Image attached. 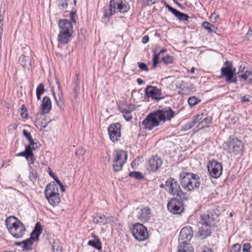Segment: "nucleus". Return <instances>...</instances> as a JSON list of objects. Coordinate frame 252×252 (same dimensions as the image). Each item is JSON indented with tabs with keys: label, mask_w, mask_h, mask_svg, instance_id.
<instances>
[{
	"label": "nucleus",
	"mask_w": 252,
	"mask_h": 252,
	"mask_svg": "<svg viewBox=\"0 0 252 252\" xmlns=\"http://www.w3.org/2000/svg\"><path fill=\"white\" fill-rule=\"evenodd\" d=\"M178 252H194L193 249L190 245H179L177 247Z\"/></svg>",
	"instance_id": "nucleus-37"
},
{
	"label": "nucleus",
	"mask_w": 252,
	"mask_h": 252,
	"mask_svg": "<svg viewBox=\"0 0 252 252\" xmlns=\"http://www.w3.org/2000/svg\"><path fill=\"white\" fill-rule=\"evenodd\" d=\"M54 179L56 181V182L58 184L59 186H61V185L62 184L61 182L59 180L57 177L54 178Z\"/></svg>",
	"instance_id": "nucleus-62"
},
{
	"label": "nucleus",
	"mask_w": 252,
	"mask_h": 252,
	"mask_svg": "<svg viewBox=\"0 0 252 252\" xmlns=\"http://www.w3.org/2000/svg\"><path fill=\"white\" fill-rule=\"evenodd\" d=\"M149 40V38L148 35H145L143 37L142 39V43L145 44L147 43Z\"/></svg>",
	"instance_id": "nucleus-58"
},
{
	"label": "nucleus",
	"mask_w": 252,
	"mask_h": 252,
	"mask_svg": "<svg viewBox=\"0 0 252 252\" xmlns=\"http://www.w3.org/2000/svg\"><path fill=\"white\" fill-rule=\"evenodd\" d=\"M35 240L30 236V237L24 241H22L23 246L22 248L24 251L25 250H30L32 249V246L33 245V241Z\"/></svg>",
	"instance_id": "nucleus-34"
},
{
	"label": "nucleus",
	"mask_w": 252,
	"mask_h": 252,
	"mask_svg": "<svg viewBox=\"0 0 252 252\" xmlns=\"http://www.w3.org/2000/svg\"><path fill=\"white\" fill-rule=\"evenodd\" d=\"M186 199H182L179 197H174L167 204L168 210L173 214H180L184 211L183 200Z\"/></svg>",
	"instance_id": "nucleus-9"
},
{
	"label": "nucleus",
	"mask_w": 252,
	"mask_h": 252,
	"mask_svg": "<svg viewBox=\"0 0 252 252\" xmlns=\"http://www.w3.org/2000/svg\"><path fill=\"white\" fill-rule=\"evenodd\" d=\"M155 114V116L157 120H160L164 122L166 120L165 117V114H164L163 110H158L156 112L153 113Z\"/></svg>",
	"instance_id": "nucleus-39"
},
{
	"label": "nucleus",
	"mask_w": 252,
	"mask_h": 252,
	"mask_svg": "<svg viewBox=\"0 0 252 252\" xmlns=\"http://www.w3.org/2000/svg\"><path fill=\"white\" fill-rule=\"evenodd\" d=\"M202 26L210 33L212 32L215 33L217 30V28L214 25L211 24L207 21L203 22Z\"/></svg>",
	"instance_id": "nucleus-35"
},
{
	"label": "nucleus",
	"mask_w": 252,
	"mask_h": 252,
	"mask_svg": "<svg viewBox=\"0 0 252 252\" xmlns=\"http://www.w3.org/2000/svg\"><path fill=\"white\" fill-rule=\"evenodd\" d=\"M203 113L196 115L191 121L189 122L184 126V130H187L195 126L196 124L199 121H200L203 118Z\"/></svg>",
	"instance_id": "nucleus-29"
},
{
	"label": "nucleus",
	"mask_w": 252,
	"mask_h": 252,
	"mask_svg": "<svg viewBox=\"0 0 252 252\" xmlns=\"http://www.w3.org/2000/svg\"><path fill=\"white\" fill-rule=\"evenodd\" d=\"M42 233V226L39 222H37L34 229L31 234V236L32 237L36 240H38L39 236Z\"/></svg>",
	"instance_id": "nucleus-31"
},
{
	"label": "nucleus",
	"mask_w": 252,
	"mask_h": 252,
	"mask_svg": "<svg viewBox=\"0 0 252 252\" xmlns=\"http://www.w3.org/2000/svg\"><path fill=\"white\" fill-rule=\"evenodd\" d=\"M40 144L38 142H36L32 146V151L33 150H37L39 148Z\"/></svg>",
	"instance_id": "nucleus-55"
},
{
	"label": "nucleus",
	"mask_w": 252,
	"mask_h": 252,
	"mask_svg": "<svg viewBox=\"0 0 252 252\" xmlns=\"http://www.w3.org/2000/svg\"><path fill=\"white\" fill-rule=\"evenodd\" d=\"M135 109V106L133 104H130L126 107H120V111L123 114V117L126 121H129L132 119L131 112Z\"/></svg>",
	"instance_id": "nucleus-22"
},
{
	"label": "nucleus",
	"mask_w": 252,
	"mask_h": 252,
	"mask_svg": "<svg viewBox=\"0 0 252 252\" xmlns=\"http://www.w3.org/2000/svg\"><path fill=\"white\" fill-rule=\"evenodd\" d=\"M251 246L249 243H245L243 245V252H250Z\"/></svg>",
	"instance_id": "nucleus-51"
},
{
	"label": "nucleus",
	"mask_w": 252,
	"mask_h": 252,
	"mask_svg": "<svg viewBox=\"0 0 252 252\" xmlns=\"http://www.w3.org/2000/svg\"><path fill=\"white\" fill-rule=\"evenodd\" d=\"M58 89H59V93L58 94V95H59L58 99L57 97V96L55 95V92H54L53 89H52V93L53 94L55 99L56 100L57 105L61 108L63 105V101L62 92H60V86L59 84H58Z\"/></svg>",
	"instance_id": "nucleus-36"
},
{
	"label": "nucleus",
	"mask_w": 252,
	"mask_h": 252,
	"mask_svg": "<svg viewBox=\"0 0 252 252\" xmlns=\"http://www.w3.org/2000/svg\"><path fill=\"white\" fill-rule=\"evenodd\" d=\"M45 91L44 86L43 84L41 83L37 86L36 89V95L38 100L41 99V95L44 93Z\"/></svg>",
	"instance_id": "nucleus-40"
},
{
	"label": "nucleus",
	"mask_w": 252,
	"mask_h": 252,
	"mask_svg": "<svg viewBox=\"0 0 252 252\" xmlns=\"http://www.w3.org/2000/svg\"><path fill=\"white\" fill-rule=\"evenodd\" d=\"M165 186L168 188L169 193L176 197L187 199L186 193L182 190L179 183L173 178H169L165 183Z\"/></svg>",
	"instance_id": "nucleus-6"
},
{
	"label": "nucleus",
	"mask_w": 252,
	"mask_h": 252,
	"mask_svg": "<svg viewBox=\"0 0 252 252\" xmlns=\"http://www.w3.org/2000/svg\"><path fill=\"white\" fill-rule=\"evenodd\" d=\"M201 100L195 96H191L188 99V103L191 107L195 106Z\"/></svg>",
	"instance_id": "nucleus-42"
},
{
	"label": "nucleus",
	"mask_w": 252,
	"mask_h": 252,
	"mask_svg": "<svg viewBox=\"0 0 252 252\" xmlns=\"http://www.w3.org/2000/svg\"><path fill=\"white\" fill-rule=\"evenodd\" d=\"M129 176L136 179H141L143 178V176L141 173L136 171H133L130 172Z\"/></svg>",
	"instance_id": "nucleus-44"
},
{
	"label": "nucleus",
	"mask_w": 252,
	"mask_h": 252,
	"mask_svg": "<svg viewBox=\"0 0 252 252\" xmlns=\"http://www.w3.org/2000/svg\"><path fill=\"white\" fill-rule=\"evenodd\" d=\"M204 117V116L203 117ZM212 121V117H206L202 118L197 123V128L198 129H201L206 127H208Z\"/></svg>",
	"instance_id": "nucleus-27"
},
{
	"label": "nucleus",
	"mask_w": 252,
	"mask_h": 252,
	"mask_svg": "<svg viewBox=\"0 0 252 252\" xmlns=\"http://www.w3.org/2000/svg\"><path fill=\"white\" fill-rule=\"evenodd\" d=\"M218 217L219 214L215 210H209L206 213L200 216V222L203 225L209 226V227L216 226Z\"/></svg>",
	"instance_id": "nucleus-8"
},
{
	"label": "nucleus",
	"mask_w": 252,
	"mask_h": 252,
	"mask_svg": "<svg viewBox=\"0 0 252 252\" xmlns=\"http://www.w3.org/2000/svg\"><path fill=\"white\" fill-rule=\"evenodd\" d=\"M131 233L135 239L139 241H143L148 238V232L146 227L139 223L133 225Z\"/></svg>",
	"instance_id": "nucleus-10"
},
{
	"label": "nucleus",
	"mask_w": 252,
	"mask_h": 252,
	"mask_svg": "<svg viewBox=\"0 0 252 252\" xmlns=\"http://www.w3.org/2000/svg\"><path fill=\"white\" fill-rule=\"evenodd\" d=\"M163 112L166 120L170 121L174 116V112L170 108L163 110Z\"/></svg>",
	"instance_id": "nucleus-43"
},
{
	"label": "nucleus",
	"mask_w": 252,
	"mask_h": 252,
	"mask_svg": "<svg viewBox=\"0 0 252 252\" xmlns=\"http://www.w3.org/2000/svg\"><path fill=\"white\" fill-rule=\"evenodd\" d=\"M23 135L28 139H30L32 137L30 132H29L27 130L24 129L23 131Z\"/></svg>",
	"instance_id": "nucleus-54"
},
{
	"label": "nucleus",
	"mask_w": 252,
	"mask_h": 252,
	"mask_svg": "<svg viewBox=\"0 0 252 252\" xmlns=\"http://www.w3.org/2000/svg\"><path fill=\"white\" fill-rule=\"evenodd\" d=\"M160 0H143V3L147 5L153 4Z\"/></svg>",
	"instance_id": "nucleus-52"
},
{
	"label": "nucleus",
	"mask_w": 252,
	"mask_h": 252,
	"mask_svg": "<svg viewBox=\"0 0 252 252\" xmlns=\"http://www.w3.org/2000/svg\"><path fill=\"white\" fill-rule=\"evenodd\" d=\"M44 193L46 198L50 205L55 206L59 204L61 199L60 195L58 188L54 183L47 185Z\"/></svg>",
	"instance_id": "nucleus-4"
},
{
	"label": "nucleus",
	"mask_w": 252,
	"mask_h": 252,
	"mask_svg": "<svg viewBox=\"0 0 252 252\" xmlns=\"http://www.w3.org/2000/svg\"><path fill=\"white\" fill-rule=\"evenodd\" d=\"M16 156L25 157L26 160L29 162V165L33 164L34 163L35 158L34 156L33 152L30 151V146H26L24 151L17 154Z\"/></svg>",
	"instance_id": "nucleus-20"
},
{
	"label": "nucleus",
	"mask_w": 252,
	"mask_h": 252,
	"mask_svg": "<svg viewBox=\"0 0 252 252\" xmlns=\"http://www.w3.org/2000/svg\"><path fill=\"white\" fill-rule=\"evenodd\" d=\"M113 158V170L116 172H119L122 170L127 159V154L123 150H117L115 151Z\"/></svg>",
	"instance_id": "nucleus-7"
},
{
	"label": "nucleus",
	"mask_w": 252,
	"mask_h": 252,
	"mask_svg": "<svg viewBox=\"0 0 252 252\" xmlns=\"http://www.w3.org/2000/svg\"><path fill=\"white\" fill-rule=\"evenodd\" d=\"M49 174L50 175V176L52 177L53 178V179H54V178H55L56 177H57L55 175V173L52 171H50L49 172Z\"/></svg>",
	"instance_id": "nucleus-63"
},
{
	"label": "nucleus",
	"mask_w": 252,
	"mask_h": 252,
	"mask_svg": "<svg viewBox=\"0 0 252 252\" xmlns=\"http://www.w3.org/2000/svg\"><path fill=\"white\" fill-rule=\"evenodd\" d=\"M59 6L60 9L63 10L67 7V3L66 0H61L59 1Z\"/></svg>",
	"instance_id": "nucleus-48"
},
{
	"label": "nucleus",
	"mask_w": 252,
	"mask_h": 252,
	"mask_svg": "<svg viewBox=\"0 0 252 252\" xmlns=\"http://www.w3.org/2000/svg\"><path fill=\"white\" fill-rule=\"evenodd\" d=\"M207 168L210 175L214 178H219L222 173L221 163L217 160L210 161L208 163Z\"/></svg>",
	"instance_id": "nucleus-13"
},
{
	"label": "nucleus",
	"mask_w": 252,
	"mask_h": 252,
	"mask_svg": "<svg viewBox=\"0 0 252 252\" xmlns=\"http://www.w3.org/2000/svg\"><path fill=\"white\" fill-rule=\"evenodd\" d=\"M116 12V11L113 8V6H110V4L109 6L104 9V17L109 18Z\"/></svg>",
	"instance_id": "nucleus-41"
},
{
	"label": "nucleus",
	"mask_w": 252,
	"mask_h": 252,
	"mask_svg": "<svg viewBox=\"0 0 252 252\" xmlns=\"http://www.w3.org/2000/svg\"><path fill=\"white\" fill-rule=\"evenodd\" d=\"M211 18H214V20L215 21H217L218 19H219V15H216V14L215 13V12H213L212 14H211Z\"/></svg>",
	"instance_id": "nucleus-60"
},
{
	"label": "nucleus",
	"mask_w": 252,
	"mask_h": 252,
	"mask_svg": "<svg viewBox=\"0 0 252 252\" xmlns=\"http://www.w3.org/2000/svg\"><path fill=\"white\" fill-rule=\"evenodd\" d=\"M221 74L220 78H224L228 83H236L237 81L236 69L233 67L232 63L229 61L225 62L223 66L221 67Z\"/></svg>",
	"instance_id": "nucleus-5"
},
{
	"label": "nucleus",
	"mask_w": 252,
	"mask_h": 252,
	"mask_svg": "<svg viewBox=\"0 0 252 252\" xmlns=\"http://www.w3.org/2000/svg\"><path fill=\"white\" fill-rule=\"evenodd\" d=\"M137 82L139 85L143 84L145 83L144 81L141 78H138L137 79Z\"/></svg>",
	"instance_id": "nucleus-61"
},
{
	"label": "nucleus",
	"mask_w": 252,
	"mask_h": 252,
	"mask_svg": "<svg viewBox=\"0 0 252 252\" xmlns=\"http://www.w3.org/2000/svg\"><path fill=\"white\" fill-rule=\"evenodd\" d=\"M162 164V160L158 156H153L149 161L148 169L151 171H156L158 169Z\"/></svg>",
	"instance_id": "nucleus-19"
},
{
	"label": "nucleus",
	"mask_w": 252,
	"mask_h": 252,
	"mask_svg": "<svg viewBox=\"0 0 252 252\" xmlns=\"http://www.w3.org/2000/svg\"><path fill=\"white\" fill-rule=\"evenodd\" d=\"M51 122L50 120H47L45 118L42 120L37 119L34 122L35 126L40 130L48 131V129H46L47 127L48 124Z\"/></svg>",
	"instance_id": "nucleus-28"
},
{
	"label": "nucleus",
	"mask_w": 252,
	"mask_h": 252,
	"mask_svg": "<svg viewBox=\"0 0 252 252\" xmlns=\"http://www.w3.org/2000/svg\"><path fill=\"white\" fill-rule=\"evenodd\" d=\"M91 236L94 240H90L88 245L100 251L102 250V243L98 237L94 233L92 234Z\"/></svg>",
	"instance_id": "nucleus-25"
},
{
	"label": "nucleus",
	"mask_w": 252,
	"mask_h": 252,
	"mask_svg": "<svg viewBox=\"0 0 252 252\" xmlns=\"http://www.w3.org/2000/svg\"><path fill=\"white\" fill-rule=\"evenodd\" d=\"M210 227L209 226L203 225L202 227L199 228L198 234L201 239L206 238L211 235L212 231Z\"/></svg>",
	"instance_id": "nucleus-30"
},
{
	"label": "nucleus",
	"mask_w": 252,
	"mask_h": 252,
	"mask_svg": "<svg viewBox=\"0 0 252 252\" xmlns=\"http://www.w3.org/2000/svg\"><path fill=\"white\" fill-rule=\"evenodd\" d=\"M8 232L16 239L22 238L26 231V227L19 219L14 216L8 217L5 221Z\"/></svg>",
	"instance_id": "nucleus-1"
},
{
	"label": "nucleus",
	"mask_w": 252,
	"mask_h": 252,
	"mask_svg": "<svg viewBox=\"0 0 252 252\" xmlns=\"http://www.w3.org/2000/svg\"><path fill=\"white\" fill-rule=\"evenodd\" d=\"M138 219L143 222H148L151 216V210L148 207H142L139 213Z\"/></svg>",
	"instance_id": "nucleus-23"
},
{
	"label": "nucleus",
	"mask_w": 252,
	"mask_h": 252,
	"mask_svg": "<svg viewBox=\"0 0 252 252\" xmlns=\"http://www.w3.org/2000/svg\"><path fill=\"white\" fill-rule=\"evenodd\" d=\"M77 80L76 82H75V87L74 88V91H75V93L76 94H77V92H79V82L78 81V75H76Z\"/></svg>",
	"instance_id": "nucleus-53"
},
{
	"label": "nucleus",
	"mask_w": 252,
	"mask_h": 252,
	"mask_svg": "<svg viewBox=\"0 0 252 252\" xmlns=\"http://www.w3.org/2000/svg\"><path fill=\"white\" fill-rule=\"evenodd\" d=\"M59 33L58 35V46L60 44H67L70 41L73 33V26L68 20L63 19L60 20L58 23Z\"/></svg>",
	"instance_id": "nucleus-2"
},
{
	"label": "nucleus",
	"mask_w": 252,
	"mask_h": 252,
	"mask_svg": "<svg viewBox=\"0 0 252 252\" xmlns=\"http://www.w3.org/2000/svg\"><path fill=\"white\" fill-rule=\"evenodd\" d=\"M37 173L36 172V171H32L30 175V178L31 181H33V180H36L37 178Z\"/></svg>",
	"instance_id": "nucleus-50"
},
{
	"label": "nucleus",
	"mask_w": 252,
	"mask_h": 252,
	"mask_svg": "<svg viewBox=\"0 0 252 252\" xmlns=\"http://www.w3.org/2000/svg\"><path fill=\"white\" fill-rule=\"evenodd\" d=\"M52 249L54 252H62L63 247L59 239H56L54 241L52 246Z\"/></svg>",
	"instance_id": "nucleus-38"
},
{
	"label": "nucleus",
	"mask_w": 252,
	"mask_h": 252,
	"mask_svg": "<svg viewBox=\"0 0 252 252\" xmlns=\"http://www.w3.org/2000/svg\"><path fill=\"white\" fill-rule=\"evenodd\" d=\"M21 116L23 118L27 119L28 115L27 112V108L24 105H23L21 109Z\"/></svg>",
	"instance_id": "nucleus-47"
},
{
	"label": "nucleus",
	"mask_w": 252,
	"mask_h": 252,
	"mask_svg": "<svg viewBox=\"0 0 252 252\" xmlns=\"http://www.w3.org/2000/svg\"><path fill=\"white\" fill-rule=\"evenodd\" d=\"M202 252H214V251L212 249L208 248L204 250Z\"/></svg>",
	"instance_id": "nucleus-64"
},
{
	"label": "nucleus",
	"mask_w": 252,
	"mask_h": 252,
	"mask_svg": "<svg viewBox=\"0 0 252 252\" xmlns=\"http://www.w3.org/2000/svg\"><path fill=\"white\" fill-rule=\"evenodd\" d=\"M158 47L153 50L154 54L153 58V66L154 68L156 67L157 64L158 63V59L161 54L164 53L166 51V49H162L159 51H158Z\"/></svg>",
	"instance_id": "nucleus-26"
},
{
	"label": "nucleus",
	"mask_w": 252,
	"mask_h": 252,
	"mask_svg": "<svg viewBox=\"0 0 252 252\" xmlns=\"http://www.w3.org/2000/svg\"><path fill=\"white\" fill-rule=\"evenodd\" d=\"M238 77L243 81L248 79L249 83L252 85V73L251 71L247 70L245 72L239 73Z\"/></svg>",
	"instance_id": "nucleus-32"
},
{
	"label": "nucleus",
	"mask_w": 252,
	"mask_h": 252,
	"mask_svg": "<svg viewBox=\"0 0 252 252\" xmlns=\"http://www.w3.org/2000/svg\"><path fill=\"white\" fill-rule=\"evenodd\" d=\"M250 101V96H248V97H247V96H244L242 98V100H241V102L242 103L248 102H249Z\"/></svg>",
	"instance_id": "nucleus-59"
},
{
	"label": "nucleus",
	"mask_w": 252,
	"mask_h": 252,
	"mask_svg": "<svg viewBox=\"0 0 252 252\" xmlns=\"http://www.w3.org/2000/svg\"><path fill=\"white\" fill-rule=\"evenodd\" d=\"M143 128L147 130H151L154 127L158 126L159 122L156 119L155 114L153 113L149 114L142 122Z\"/></svg>",
	"instance_id": "nucleus-16"
},
{
	"label": "nucleus",
	"mask_w": 252,
	"mask_h": 252,
	"mask_svg": "<svg viewBox=\"0 0 252 252\" xmlns=\"http://www.w3.org/2000/svg\"><path fill=\"white\" fill-rule=\"evenodd\" d=\"M145 94L147 97H151L152 99L159 101L164 98V95L161 90L156 86H148L145 89Z\"/></svg>",
	"instance_id": "nucleus-15"
},
{
	"label": "nucleus",
	"mask_w": 252,
	"mask_h": 252,
	"mask_svg": "<svg viewBox=\"0 0 252 252\" xmlns=\"http://www.w3.org/2000/svg\"><path fill=\"white\" fill-rule=\"evenodd\" d=\"M243 144L240 140L235 137L230 138L227 144V150L229 153L238 154L243 151Z\"/></svg>",
	"instance_id": "nucleus-12"
},
{
	"label": "nucleus",
	"mask_w": 252,
	"mask_h": 252,
	"mask_svg": "<svg viewBox=\"0 0 252 252\" xmlns=\"http://www.w3.org/2000/svg\"><path fill=\"white\" fill-rule=\"evenodd\" d=\"M25 52L19 59V64L25 68L29 69L32 65L31 60L30 58V49L29 47L25 48Z\"/></svg>",
	"instance_id": "nucleus-18"
},
{
	"label": "nucleus",
	"mask_w": 252,
	"mask_h": 252,
	"mask_svg": "<svg viewBox=\"0 0 252 252\" xmlns=\"http://www.w3.org/2000/svg\"><path fill=\"white\" fill-rule=\"evenodd\" d=\"M180 181L184 190L191 191L200 185L198 176L192 173L183 171L180 174Z\"/></svg>",
	"instance_id": "nucleus-3"
},
{
	"label": "nucleus",
	"mask_w": 252,
	"mask_h": 252,
	"mask_svg": "<svg viewBox=\"0 0 252 252\" xmlns=\"http://www.w3.org/2000/svg\"><path fill=\"white\" fill-rule=\"evenodd\" d=\"M108 220H109V219H106L104 215H101L100 216L97 215L94 217L93 222L99 225H103L107 222Z\"/></svg>",
	"instance_id": "nucleus-33"
},
{
	"label": "nucleus",
	"mask_w": 252,
	"mask_h": 252,
	"mask_svg": "<svg viewBox=\"0 0 252 252\" xmlns=\"http://www.w3.org/2000/svg\"><path fill=\"white\" fill-rule=\"evenodd\" d=\"M174 58L172 56L167 55L162 57V61L166 64L171 63L173 62Z\"/></svg>",
	"instance_id": "nucleus-45"
},
{
	"label": "nucleus",
	"mask_w": 252,
	"mask_h": 252,
	"mask_svg": "<svg viewBox=\"0 0 252 252\" xmlns=\"http://www.w3.org/2000/svg\"><path fill=\"white\" fill-rule=\"evenodd\" d=\"M241 247L239 244L233 245L230 250V252H240Z\"/></svg>",
	"instance_id": "nucleus-46"
},
{
	"label": "nucleus",
	"mask_w": 252,
	"mask_h": 252,
	"mask_svg": "<svg viewBox=\"0 0 252 252\" xmlns=\"http://www.w3.org/2000/svg\"><path fill=\"white\" fill-rule=\"evenodd\" d=\"M110 6H113V8L116 12L121 13H126L129 9V5L126 1L122 0H111Z\"/></svg>",
	"instance_id": "nucleus-17"
},
{
	"label": "nucleus",
	"mask_w": 252,
	"mask_h": 252,
	"mask_svg": "<svg viewBox=\"0 0 252 252\" xmlns=\"http://www.w3.org/2000/svg\"><path fill=\"white\" fill-rule=\"evenodd\" d=\"M107 130L109 138L113 143L120 141L121 139V125L120 123L111 124Z\"/></svg>",
	"instance_id": "nucleus-11"
},
{
	"label": "nucleus",
	"mask_w": 252,
	"mask_h": 252,
	"mask_svg": "<svg viewBox=\"0 0 252 252\" xmlns=\"http://www.w3.org/2000/svg\"><path fill=\"white\" fill-rule=\"evenodd\" d=\"M52 108V103L50 98L47 96L43 98L41 105V114H48Z\"/></svg>",
	"instance_id": "nucleus-24"
},
{
	"label": "nucleus",
	"mask_w": 252,
	"mask_h": 252,
	"mask_svg": "<svg viewBox=\"0 0 252 252\" xmlns=\"http://www.w3.org/2000/svg\"><path fill=\"white\" fill-rule=\"evenodd\" d=\"M70 16L71 20L73 23H76L75 12H73V11L70 12Z\"/></svg>",
	"instance_id": "nucleus-56"
},
{
	"label": "nucleus",
	"mask_w": 252,
	"mask_h": 252,
	"mask_svg": "<svg viewBox=\"0 0 252 252\" xmlns=\"http://www.w3.org/2000/svg\"><path fill=\"white\" fill-rule=\"evenodd\" d=\"M165 6L168 10L170 11L174 15H175L179 20L182 21H189V17L187 14L179 11V10L173 8L167 4H166Z\"/></svg>",
	"instance_id": "nucleus-21"
},
{
	"label": "nucleus",
	"mask_w": 252,
	"mask_h": 252,
	"mask_svg": "<svg viewBox=\"0 0 252 252\" xmlns=\"http://www.w3.org/2000/svg\"><path fill=\"white\" fill-rule=\"evenodd\" d=\"M29 141V144L28 145H27L26 146H30V151H32V146L34 144L35 142L34 141V140L32 139V137L30 138L28 140Z\"/></svg>",
	"instance_id": "nucleus-57"
},
{
	"label": "nucleus",
	"mask_w": 252,
	"mask_h": 252,
	"mask_svg": "<svg viewBox=\"0 0 252 252\" xmlns=\"http://www.w3.org/2000/svg\"><path fill=\"white\" fill-rule=\"evenodd\" d=\"M192 236L193 230L191 227L189 226L183 227L181 229L179 235V245H189V242L192 238Z\"/></svg>",
	"instance_id": "nucleus-14"
},
{
	"label": "nucleus",
	"mask_w": 252,
	"mask_h": 252,
	"mask_svg": "<svg viewBox=\"0 0 252 252\" xmlns=\"http://www.w3.org/2000/svg\"><path fill=\"white\" fill-rule=\"evenodd\" d=\"M138 67L142 71H148L149 68L146 63L141 62L137 63Z\"/></svg>",
	"instance_id": "nucleus-49"
}]
</instances>
